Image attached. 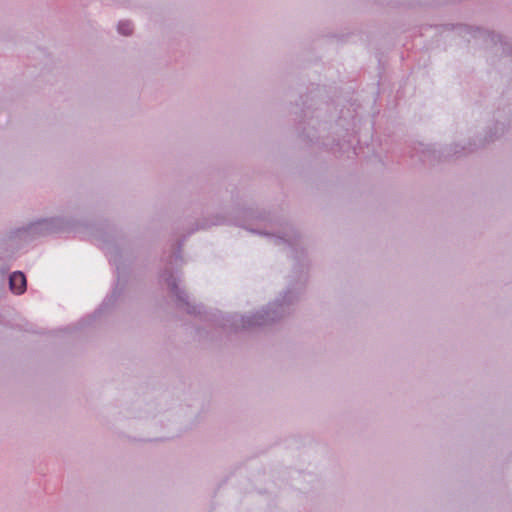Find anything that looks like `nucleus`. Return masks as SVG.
<instances>
[{"label":"nucleus","mask_w":512,"mask_h":512,"mask_svg":"<svg viewBox=\"0 0 512 512\" xmlns=\"http://www.w3.org/2000/svg\"><path fill=\"white\" fill-rule=\"evenodd\" d=\"M9 282L11 290L16 294H22L26 289V277L22 272H14Z\"/></svg>","instance_id":"f257e3e1"},{"label":"nucleus","mask_w":512,"mask_h":512,"mask_svg":"<svg viewBox=\"0 0 512 512\" xmlns=\"http://www.w3.org/2000/svg\"><path fill=\"white\" fill-rule=\"evenodd\" d=\"M118 31L121 34H123L125 36H128L133 31L132 24L130 22H120L119 25H118Z\"/></svg>","instance_id":"f03ea898"}]
</instances>
